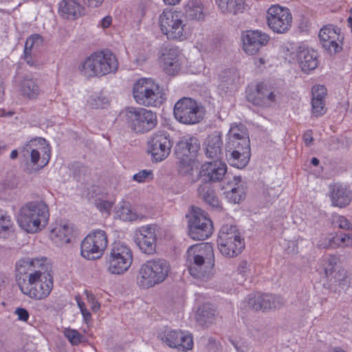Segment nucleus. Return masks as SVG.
<instances>
[{
	"label": "nucleus",
	"mask_w": 352,
	"mask_h": 352,
	"mask_svg": "<svg viewBox=\"0 0 352 352\" xmlns=\"http://www.w3.org/2000/svg\"><path fill=\"white\" fill-rule=\"evenodd\" d=\"M186 265L190 274L197 279L208 280L213 274V248L205 243L191 245L186 252Z\"/></svg>",
	"instance_id": "nucleus-1"
},
{
	"label": "nucleus",
	"mask_w": 352,
	"mask_h": 352,
	"mask_svg": "<svg viewBox=\"0 0 352 352\" xmlns=\"http://www.w3.org/2000/svg\"><path fill=\"white\" fill-rule=\"evenodd\" d=\"M49 217V207L44 201H31L19 210L18 222L27 232L35 233L47 226Z\"/></svg>",
	"instance_id": "nucleus-2"
},
{
	"label": "nucleus",
	"mask_w": 352,
	"mask_h": 352,
	"mask_svg": "<svg viewBox=\"0 0 352 352\" xmlns=\"http://www.w3.org/2000/svg\"><path fill=\"white\" fill-rule=\"evenodd\" d=\"M229 146L232 149L228 161L238 168H244L250 157V138L248 129L241 124L232 125L229 131Z\"/></svg>",
	"instance_id": "nucleus-3"
},
{
	"label": "nucleus",
	"mask_w": 352,
	"mask_h": 352,
	"mask_svg": "<svg viewBox=\"0 0 352 352\" xmlns=\"http://www.w3.org/2000/svg\"><path fill=\"white\" fill-rule=\"evenodd\" d=\"M118 60L109 50H102L91 54L81 65V72L87 78L103 76L116 73Z\"/></svg>",
	"instance_id": "nucleus-4"
},
{
	"label": "nucleus",
	"mask_w": 352,
	"mask_h": 352,
	"mask_svg": "<svg viewBox=\"0 0 352 352\" xmlns=\"http://www.w3.org/2000/svg\"><path fill=\"white\" fill-rule=\"evenodd\" d=\"M170 270L169 263L163 258H153L141 265L137 276L138 285L150 288L164 282Z\"/></svg>",
	"instance_id": "nucleus-5"
},
{
	"label": "nucleus",
	"mask_w": 352,
	"mask_h": 352,
	"mask_svg": "<svg viewBox=\"0 0 352 352\" xmlns=\"http://www.w3.org/2000/svg\"><path fill=\"white\" fill-rule=\"evenodd\" d=\"M159 24L161 32L169 40L184 41L190 34L181 12L164 10L159 16Z\"/></svg>",
	"instance_id": "nucleus-6"
},
{
	"label": "nucleus",
	"mask_w": 352,
	"mask_h": 352,
	"mask_svg": "<svg viewBox=\"0 0 352 352\" xmlns=\"http://www.w3.org/2000/svg\"><path fill=\"white\" fill-rule=\"evenodd\" d=\"M217 245L223 256L233 258L242 252L245 243L235 226L223 225L219 232Z\"/></svg>",
	"instance_id": "nucleus-7"
},
{
	"label": "nucleus",
	"mask_w": 352,
	"mask_h": 352,
	"mask_svg": "<svg viewBox=\"0 0 352 352\" xmlns=\"http://www.w3.org/2000/svg\"><path fill=\"white\" fill-rule=\"evenodd\" d=\"M50 272L41 270L38 274L30 276L28 282L23 283L20 290L32 299L42 300L47 298L54 285L53 276Z\"/></svg>",
	"instance_id": "nucleus-8"
},
{
	"label": "nucleus",
	"mask_w": 352,
	"mask_h": 352,
	"mask_svg": "<svg viewBox=\"0 0 352 352\" xmlns=\"http://www.w3.org/2000/svg\"><path fill=\"white\" fill-rule=\"evenodd\" d=\"M186 217L188 219V235L192 239L204 241L212 234V223L201 209L192 206Z\"/></svg>",
	"instance_id": "nucleus-9"
},
{
	"label": "nucleus",
	"mask_w": 352,
	"mask_h": 352,
	"mask_svg": "<svg viewBox=\"0 0 352 352\" xmlns=\"http://www.w3.org/2000/svg\"><path fill=\"white\" fill-rule=\"evenodd\" d=\"M133 95L139 104L146 107L160 105L164 100L158 85L148 78L139 79L135 83Z\"/></svg>",
	"instance_id": "nucleus-10"
},
{
	"label": "nucleus",
	"mask_w": 352,
	"mask_h": 352,
	"mask_svg": "<svg viewBox=\"0 0 352 352\" xmlns=\"http://www.w3.org/2000/svg\"><path fill=\"white\" fill-rule=\"evenodd\" d=\"M126 117L129 127L136 133H147L157 123L155 113L144 108L128 107Z\"/></svg>",
	"instance_id": "nucleus-11"
},
{
	"label": "nucleus",
	"mask_w": 352,
	"mask_h": 352,
	"mask_svg": "<svg viewBox=\"0 0 352 352\" xmlns=\"http://www.w3.org/2000/svg\"><path fill=\"white\" fill-rule=\"evenodd\" d=\"M173 113L175 118L185 124L199 123L204 115L203 107L190 98L179 100L174 106Z\"/></svg>",
	"instance_id": "nucleus-12"
},
{
	"label": "nucleus",
	"mask_w": 352,
	"mask_h": 352,
	"mask_svg": "<svg viewBox=\"0 0 352 352\" xmlns=\"http://www.w3.org/2000/svg\"><path fill=\"white\" fill-rule=\"evenodd\" d=\"M132 261L131 249L122 243H114L109 253L108 272L112 274H122L129 269Z\"/></svg>",
	"instance_id": "nucleus-13"
},
{
	"label": "nucleus",
	"mask_w": 352,
	"mask_h": 352,
	"mask_svg": "<svg viewBox=\"0 0 352 352\" xmlns=\"http://www.w3.org/2000/svg\"><path fill=\"white\" fill-rule=\"evenodd\" d=\"M107 244L106 232L102 230H96L89 233L81 242V255L87 260L99 258L107 247Z\"/></svg>",
	"instance_id": "nucleus-14"
},
{
	"label": "nucleus",
	"mask_w": 352,
	"mask_h": 352,
	"mask_svg": "<svg viewBox=\"0 0 352 352\" xmlns=\"http://www.w3.org/2000/svg\"><path fill=\"white\" fill-rule=\"evenodd\" d=\"M41 270H52V265L46 258L19 260L16 264V280L19 289L23 282H28L30 276L38 274Z\"/></svg>",
	"instance_id": "nucleus-15"
},
{
	"label": "nucleus",
	"mask_w": 352,
	"mask_h": 352,
	"mask_svg": "<svg viewBox=\"0 0 352 352\" xmlns=\"http://www.w3.org/2000/svg\"><path fill=\"white\" fill-rule=\"evenodd\" d=\"M267 22L273 32L284 34L292 26V15L287 8L278 5L272 6L267 11Z\"/></svg>",
	"instance_id": "nucleus-16"
},
{
	"label": "nucleus",
	"mask_w": 352,
	"mask_h": 352,
	"mask_svg": "<svg viewBox=\"0 0 352 352\" xmlns=\"http://www.w3.org/2000/svg\"><path fill=\"white\" fill-rule=\"evenodd\" d=\"M199 149L200 142L197 138H183L176 144L175 154L180 164L186 167L188 170H192V164Z\"/></svg>",
	"instance_id": "nucleus-17"
},
{
	"label": "nucleus",
	"mask_w": 352,
	"mask_h": 352,
	"mask_svg": "<svg viewBox=\"0 0 352 352\" xmlns=\"http://www.w3.org/2000/svg\"><path fill=\"white\" fill-rule=\"evenodd\" d=\"M148 152L155 162L165 160L170 154L172 142L166 132L158 131L151 136L147 142Z\"/></svg>",
	"instance_id": "nucleus-18"
},
{
	"label": "nucleus",
	"mask_w": 352,
	"mask_h": 352,
	"mask_svg": "<svg viewBox=\"0 0 352 352\" xmlns=\"http://www.w3.org/2000/svg\"><path fill=\"white\" fill-rule=\"evenodd\" d=\"M33 142L32 140L27 144L22 151L23 156L27 160L26 171L28 173L38 171L48 164L50 159L48 148H41L43 153V156L41 157V152L37 148H32Z\"/></svg>",
	"instance_id": "nucleus-19"
},
{
	"label": "nucleus",
	"mask_w": 352,
	"mask_h": 352,
	"mask_svg": "<svg viewBox=\"0 0 352 352\" xmlns=\"http://www.w3.org/2000/svg\"><path fill=\"white\" fill-rule=\"evenodd\" d=\"M156 226L146 225L135 231L134 241L141 252L146 254H153L156 251Z\"/></svg>",
	"instance_id": "nucleus-20"
},
{
	"label": "nucleus",
	"mask_w": 352,
	"mask_h": 352,
	"mask_svg": "<svg viewBox=\"0 0 352 352\" xmlns=\"http://www.w3.org/2000/svg\"><path fill=\"white\" fill-rule=\"evenodd\" d=\"M159 338L169 347L177 349L178 351H186L193 347L192 336L185 334L182 331L165 329L159 333Z\"/></svg>",
	"instance_id": "nucleus-21"
},
{
	"label": "nucleus",
	"mask_w": 352,
	"mask_h": 352,
	"mask_svg": "<svg viewBox=\"0 0 352 352\" xmlns=\"http://www.w3.org/2000/svg\"><path fill=\"white\" fill-rule=\"evenodd\" d=\"M226 173V164L221 160H214L201 166L198 177L204 182L216 183L222 181Z\"/></svg>",
	"instance_id": "nucleus-22"
},
{
	"label": "nucleus",
	"mask_w": 352,
	"mask_h": 352,
	"mask_svg": "<svg viewBox=\"0 0 352 352\" xmlns=\"http://www.w3.org/2000/svg\"><path fill=\"white\" fill-rule=\"evenodd\" d=\"M241 40L245 52L249 55H254L267 45L270 37L259 30H247L242 32Z\"/></svg>",
	"instance_id": "nucleus-23"
},
{
	"label": "nucleus",
	"mask_w": 352,
	"mask_h": 352,
	"mask_svg": "<svg viewBox=\"0 0 352 352\" xmlns=\"http://www.w3.org/2000/svg\"><path fill=\"white\" fill-rule=\"evenodd\" d=\"M276 96L272 89L264 82L256 85V89L248 94L247 99L253 104L270 107L276 101Z\"/></svg>",
	"instance_id": "nucleus-24"
},
{
	"label": "nucleus",
	"mask_w": 352,
	"mask_h": 352,
	"mask_svg": "<svg viewBox=\"0 0 352 352\" xmlns=\"http://www.w3.org/2000/svg\"><path fill=\"white\" fill-rule=\"evenodd\" d=\"M43 46V38L39 34L30 36L25 41L23 58L32 67H36L39 63V54Z\"/></svg>",
	"instance_id": "nucleus-25"
},
{
	"label": "nucleus",
	"mask_w": 352,
	"mask_h": 352,
	"mask_svg": "<svg viewBox=\"0 0 352 352\" xmlns=\"http://www.w3.org/2000/svg\"><path fill=\"white\" fill-rule=\"evenodd\" d=\"M329 197L333 206L342 208L350 204L352 192L345 186L333 184L329 186Z\"/></svg>",
	"instance_id": "nucleus-26"
},
{
	"label": "nucleus",
	"mask_w": 352,
	"mask_h": 352,
	"mask_svg": "<svg viewBox=\"0 0 352 352\" xmlns=\"http://www.w3.org/2000/svg\"><path fill=\"white\" fill-rule=\"evenodd\" d=\"M205 155L212 160H221L223 157V141L221 133L214 131L208 135L205 142Z\"/></svg>",
	"instance_id": "nucleus-27"
},
{
	"label": "nucleus",
	"mask_w": 352,
	"mask_h": 352,
	"mask_svg": "<svg viewBox=\"0 0 352 352\" xmlns=\"http://www.w3.org/2000/svg\"><path fill=\"white\" fill-rule=\"evenodd\" d=\"M58 12L63 18L75 20L84 14L85 8L77 0H62Z\"/></svg>",
	"instance_id": "nucleus-28"
},
{
	"label": "nucleus",
	"mask_w": 352,
	"mask_h": 352,
	"mask_svg": "<svg viewBox=\"0 0 352 352\" xmlns=\"http://www.w3.org/2000/svg\"><path fill=\"white\" fill-rule=\"evenodd\" d=\"M180 52L177 47L166 50L163 54L164 70L168 75L177 74L181 69Z\"/></svg>",
	"instance_id": "nucleus-29"
},
{
	"label": "nucleus",
	"mask_w": 352,
	"mask_h": 352,
	"mask_svg": "<svg viewBox=\"0 0 352 352\" xmlns=\"http://www.w3.org/2000/svg\"><path fill=\"white\" fill-rule=\"evenodd\" d=\"M317 52L307 48L300 47L297 52V58L300 67L305 72L315 69L318 65Z\"/></svg>",
	"instance_id": "nucleus-30"
},
{
	"label": "nucleus",
	"mask_w": 352,
	"mask_h": 352,
	"mask_svg": "<svg viewBox=\"0 0 352 352\" xmlns=\"http://www.w3.org/2000/svg\"><path fill=\"white\" fill-rule=\"evenodd\" d=\"M73 231L72 225L60 224L52 230L50 237L58 245H63L71 242L73 238Z\"/></svg>",
	"instance_id": "nucleus-31"
},
{
	"label": "nucleus",
	"mask_w": 352,
	"mask_h": 352,
	"mask_svg": "<svg viewBox=\"0 0 352 352\" xmlns=\"http://www.w3.org/2000/svg\"><path fill=\"white\" fill-rule=\"evenodd\" d=\"M197 194L200 199L214 208H221V203L211 184L201 181L197 187Z\"/></svg>",
	"instance_id": "nucleus-32"
},
{
	"label": "nucleus",
	"mask_w": 352,
	"mask_h": 352,
	"mask_svg": "<svg viewBox=\"0 0 352 352\" xmlns=\"http://www.w3.org/2000/svg\"><path fill=\"white\" fill-rule=\"evenodd\" d=\"M184 14L190 21L204 20L205 13L202 2L200 0H190L184 7Z\"/></svg>",
	"instance_id": "nucleus-33"
},
{
	"label": "nucleus",
	"mask_w": 352,
	"mask_h": 352,
	"mask_svg": "<svg viewBox=\"0 0 352 352\" xmlns=\"http://www.w3.org/2000/svg\"><path fill=\"white\" fill-rule=\"evenodd\" d=\"M221 12L237 14L243 12L245 3L243 0H215Z\"/></svg>",
	"instance_id": "nucleus-34"
},
{
	"label": "nucleus",
	"mask_w": 352,
	"mask_h": 352,
	"mask_svg": "<svg viewBox=\"0 0 352 352\" xmlns=\"http://www.w3.org/2000/svg\"><path fill=\"white\" fill-rule=\"evenodd\" d=\"M215 313L216 311L210 305H203L197 311V322L201 326H208L214 321Z\"/></svg>",
	"instance_id": "nucleus-35"
},
{
	"label": "nucleus",
	"mask_w": 352,
	"mask_h": 352,
	"mask_svg": "<svg viewBox=\"0 0 352 352\" xmlns=\"http://www.w3.org/2000/svg\"><path fill=\"white\" fill-rule=\"evenodd\" d=\"M21 94L29 99H34L40 94V88L35 80L25 78L21 82Z\"/></svg>",
	"instance_id": "nucleus-36"
},
{
	"label": "nucleus",
	"mask_w": 352,
	"mask_h": 352,
	"mask_svg": "<svg viewBox=\"0 0 352 352\" xmlns=\"http://www.w3.org/2000/svg\"><path fill=\"white\" fill-rule=\"evenodd\" d=\"M239 79V74L235 69H226L219 75V87L226 91L230 86L233 85Z\"/></svg>",
	"instance_id": "nucleus-37"
},
{
	"label": "nucleus",
	"mask_w": 352,
	"mask_h": 352,
	"mask_svg": "<svg viewBox=\"0 0 352 352\" xmlns=\"http://www.w3.org/2000/svg\"><path fill=\"white\" fill-rule=\"evenodd\" d=\"M339 35H340V28L332 25H324L319 32L320 43L322 44L329 40L338 39V36Z\"/></svg>",
	"instance_id": "nucleus-38"
},
{
	"label": "nucleus",
	"mask_w": 352,
	"mask_h": 352,
	"mask_svg": "<svg viewBox=\"0 0 352 352\" xmlns=\"http://www.w3.org/2000/svg\"><path fill=\"white\" fill-rule=\"evenodd\" d=\"M235 186L224 193L230 203L238 204L245 199V193L241 184L236 183Z\"/></svg>",
	"instance_id": "nucleus-39"
},
{
	"label": "nucleus",
	"mask_w": 352,
	"mask_h": 352,
	"mask_svg": "<svg viewBox=\"0 0 352 352\" xmlns=\"http://www.w3.org/2000/svg\"><path fill=\"white\" fill-rule=\"evenodd\" d=\"M264 305V311L274 310L282 307L285 301L283 298L279 296L265 294V302Z\"/></svg>",
	"instance_id": "nucleus-40"
},
{
	"label": "nucleus",
	"mask_w": 352,
	"mask_h": 352,
	"mask_svg": "<svg viewBox=\"0 0 352 352\" xmlns=\"http://www.w3.org/2000/svg\"><path fill=\"white\" fill-rule=\"evenodd\" d=\"M117 214L120 219L124 221H132L138 219L140 216L133 212L129 204H124L121 206L117 211Z\"/></svg>",
	"instance_id": "nucleus-41"
},
{
	"label": "nucleus",
	"mask_w": 352,
	"mask_h": 352,
	"mask_svg": "<svg viewBox=\"0 0 352 352\" xmlns=\"http://www.w3.org/2000/svg\"><path fill=\"white\" fill-rule=\"evenodd\" d=\"M342 39L343 37L340 34L338 36V39L329 40L321 45L329 54H336L342 50Z\"/></svg>",
	"instance_id": "nucleus-42"
},
{
	"label": "nucleus",
	"mask_w": 352,
	"mask_h": 352,
	"mask_svg": "<svg viewBox=\"0 0 352 352\" xmlns=\"http://www.w3.org/2000/svg\"><path fill=\"white\" fill-rule=\"evenodd\" d=\"M331 281L333 280V283L339 286L344 287L348 285V276L346 272L344 269L335 270L333 275L328 278Z\"/></svg>",
	"instance_id": "nucleus-43"
},
{
	"label": "nucleus",
	"mask_w": 352,
	"mask_h": 352,
	"mask_svg": "<svg viewBox=\"0 0 352 352\" xmlns=\"http://www.w3.org/2000/svg\"><path fill=\"white\" fill-rule=\"evenodd\" d=\"M12 227V223L10 216L0 212V237H6Z\"/></svg>",
	"instance_id": "nucleus-44"
},
{
	"label": "nucleus",
	"mask_w": 352,
	"mask_h": 352,
	"mask_svg": "<svg viewBox=\"0 0 352 352\" xmlns=\"http://www.w3.org/2000/svg\"><path fill=\"white\" fill-rule=\"evenodd\" d=\"M65 336L72 345H78L85 340L83 335L74 329H66L65 330Z\"/></svg>",
	"instance_id": "nucleus-45"
},
{
	"label": "nucleus",
	"mask_w": 352,
	"mask_h": 352,
	"mask_svg": "<svg viewBox=\"0 0 352 352\" xmlns=\"http://www.w3.org/2000/svg\"><path fill=\"white\" fill-rule=\"evenodd\" d=\"M339 262V258L335 255H330L327 259V265L324 267V274L327 278L333 275L336 267Z\"/></svg>",
	"instance_id": "nucleus-46"
},
{
	"label": "nucleus",
	"mask_w": 352,
	"mask_h": 352,
	"mask_svg": "<svg viewBox=\"0 0 352 352\" xmlns=\"http://www.w3.org/2000/svg\"><path fill=\"white\" fill-rule=\"evenodd\" d=\"M251 309L260 311L262 307L259 305V293L250 294L244 301Z\"/></svg>",
	"instance_id": "nucleus-47"
},
{
	"label": "nucleus",
	"mask_w": 352,
	"mask_h": 352,
	"mask_svg": "<svg viewBox=\"0 0 352 352\" xmlns=\"http://www.w3.org/2000/svg\"><path fill=\"white\" fill-rule=\"evenodd\" d=\"M311 113L315 117L321 116L325 113L324 100H311Z\"/></svg>",
	"instance_id": "nucleus-48"
},
{
	"label": "nucleus",
	"mask_w": 352,
	"mask_h": 352,
	"mask_svg": "<svg viewBox=\"0 0 352 352\" xmlns=\"http://www.w3.org/2000/svg\"><path fill=\"white\" fill-rule=\"evenodd\" d=\"M327 89L322 85H316L312 88V100H324Z\"/></svg>",
	"instance_id": "nucleus-49"
},
{
	"label": "nucleus",
	"mask_w": 352,
	"mask_h": 352,
	"mask_svg": "<svg viewBox=\"0 0 352 352\" xmlns=\"http://www.w3.org/2000/svg\"><path fill=\"white\" fill-rule=\"evenodd\" d=\"M133 178L135 181H137L138 182H144L148 178H151V179H152L153 172L152 170H142L139 173L135 174Z\"/></svg>",
	"instance_id": "nucleus-50"
},
{
	"label": "nucleus",
	"mask_w": 352,
	"mask_h": 352,
	"mask_svg": "<svg viewBox=\"0 0 352 352\" xmlns=\"http://www.w3.org/2000/svg\"><path fill=\"white\" fill-rule=\"evenodd\" d=\"M340 233L341 238L339 240L341 242V247L352 248V234L343 232Z\"/></svg>",
	"instance_id": "nucleus-51"
},
{
	"label": "nucleus",
	"mask_w": 352,
	"mask_h": 352,
	"mask_svg": "<svg viewBox=\"0 0 352 352\" xmlns=\"http://www.w3.org/2000/svg\"><path fill=\"white\" fill-rule=\"evenodd\" d=\"M109 104V100L104 97H97L94 98L91 102L93 107L95 108H104L105 105Z\"/></svg>",
	"instance_id": "nucleus-52"
},
{
	"label": "nucleus",
	"mask_w": 352,
	"mask_h": 352,
	"mask_svg": "<svg viewBox=\"0 0 352 352\" xmlns=\"http://www.w3.org/2000/svg\"><path fill=\"white\" fill-rule=\"evenodd\" d=\"M330 238V245L329 244V248H336L338 247H341V242L340 239L341 238V233H336L335 234L329 235Z\"/></svg>",
	"instance_id": "nucleus-53"
},
{
	"label": "nucleus",
	"mask_w": 352,
	"mask_h": 352,
	"mask_svg": "<svg viewBox=\"0 0 352 352\" xmlns=\"http://www.w3.org/2000/svg\"><path fill=\"white\" fill-rule=\"evenodd\" d=\"M336 223L341 229L349 230L351 228V223L349 220L344 216L338 217Z\"/></svg>",
	"instance_id": "nucleus-54"
},
{
	"label": "nucleus",
	"mask_w": 352,
	"mask_h": 352,
	"mask_svg": "<svg viewBox=\"0 0 352 352\" xmlns=\"http://www.w3.org/2000/svg\"><path fill=\"white\" fill-rule=\"evenodd\" d=\"M15 314L18 316V319L22 321H27L29 318L28 311L22 307L16 308L15 310Z\"/></svg>",
	"instance_id": "nucleus-55"
},
{
	"label": "nucleus",
	"mask_w": 352,
	"mask_h": 352,
	"mask_svg": "<svg viewBox=\"0 0 352 352\" xmlns=\"http://www.w3.org/2000/svg\"><path fill=\"white\" fill-rule=\"evenodd\" d=\"M250 271L249 265L246 261H242L239 265L238 272L242 276L245 277Z\"/></svg>",
	"instance_id": "nucleus-56"
},
{
	"label": "nucleus",
	"mask_w": 352,
	"mask_h": 352,
	"mask_svg": "<svg viewBox=\"0 0 352 352\" xmlns=\"http://www.w3.org/2000/svg\"><path fill=\"white\" fill-rule=\"evenodd\" d=\"M96 205L101 211H109L112 207V203L105 200H100Z\"/></svg>",
	"instance_id": "nucleus-57"
},
{
	"label": "nucleus",
	"mask_w": 352,
	"mask_h": 352,
	"mask_svg": "<svg viewBox=\"0 0 352 352\" xmlns=\"http://www.w3.org/2000/svg\"><path fill=\"white\" fill-rule=\"evenodd\" d=\"M82 1L89 7L97 8L102 5L104 0H82Z\"/></svg>",
	"instance_id": "nucleus-58"
},
{
	"label": "nucleus",
	"mask_w": 352,
	"mask_h": 352,
	"mask_svg": "<svg viewBox=\"0 0 352 352\" xmlns=\"http://www.w3.org/2000/svg\"><path fill=\"white\" fill-rule=\"evenodd\" d=\"M303 140H304L306 145H307V146L310 145L313 142L314 139L312 137V131L311 130H309V131H307L306 132H305V133L303 134Z\"/></svg>",
	"instance_id": "nucleus-59"
},
{
	"label": "nucleus",
	"mask_w": 352,
	"mask_h": 352,
	"mask_svg": "<svg viewBox=\"0 0 352 352\" xmlns=\"http://www.w3.org/2000/svg\"><path fill=\"white\" fill-rule=\"evenodd\" d=\"M112 22V18L110 16L104 17L101 21V25L103 28H107L110 26Z\"/></svg>",
	"instance_id": "nucleus-60"
},
{
	"label": "nucleus",
	"mask_w": 352,
	"mask_h": 352,
	"mask_svg": "<svg viewBox=\"0 0 352 352\" xmlns=\"http://www.w3.org/2000/svg\"><path fill=\"white\" fill-rule=\"evenodd\" d=\"M80 311L86 321L91 318V314L86 308L81 309Z\"/></svg>",
	"instance_id": "nucleus-61"
},
{
	"label": "nucleus",
	"mask_w": 352,
	"mask_h": 352,
	"mask_svg": "<svg viewBox=\"0 0 352 352\" xmlns=\"http://www.w3.org/2000/svg\"><path fill=\"white\" fill-rule=\"evenodd\" d=\"M330 238L329 236L325 237L322 242L320 244V246L324 248H328L329 244L330 245Z\"/></svg>",
	"instance_id": "nucleus-62"
},
{
	"label": "nucleus",
	"mask_w": 352,
	"mask_h": 352,
	"mask_svg": "<svg viewBox=\"0 0 352 352\" xmlns=\"http://www.w3.org/2000/svg\"><path fill=\"white\" fill-rule=\"evenodd\" d=\"M265 302V294H259V305L262 307V311H264V305Z\"/></svg>",
	"instance_id": "nucleus-63"
},
{
	"label": "nucleus",
	"mask_w": 352,
	"mask_h": 352,
	"mask_svg": "<svg viewBox=\"0 0 352 352\" xmlns=\"http://www.w3.org/2000/svg\"><path fill=\"white\" fill-rule=\"evenodd\" d=\"M75 299H76V302L78 304V307L80 308V310L85 308V303L81 300L80 296H76Z\"/></svg>",
	"instance_id": "nucleus-64"
}]
</instances>
